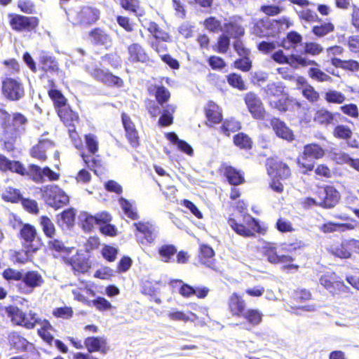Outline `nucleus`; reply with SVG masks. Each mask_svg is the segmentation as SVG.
<instances>
[{"label":"nucleus","mask_w":359,"mask_h":359,"mask_svg":"<svg viewBox=\"0 0 359 359\" xmlns=\"http://www.w3.org/2000/svg\"><path fill=\"white\" fill-rule=\"evenodd\" d=\"M284 245L286 248H283V250L287 253L279 254L276 243L266 242L262 247V255L272 264H281L282 269L286 271H297L300 266L295 263L293 252L296 253L297 251L302 250L306 245L302 241Z\"/></svg>","instance_id":"f257e3e1"},{"label":"nucleus","mask_w":359,"mask_h":359,"mask_svg":"<svg viewBox=\"0 0 359 359\" xmlns=\"http://www.w3.org/2000/svg\"><path fill=\"white\" fill-rule=\"evenodd\" d=\"M27 118L21 113L9 114L0 111V138L8 149H12L14 143L25 133Z\"/></svg>","instance_id":"f03ea898"},{"label":"nucleus","mask_w":359,"mask_h":359,"mask_svg":"<svg viewBox=\"0 0 359 359\" xmlns=\"http://www.w3.org/2000/svg\"><path fill=\"white\" fill-rule=\"evenodd\" d=\"M12 325L24 327L27 330L34 329L39 322L38 315L33 311L25 312L16 305L9 304L1 309Z\"/></svg>","instance_id":"7ed1b4c3"},{"label":"nucleus","mask_w":359,"mask_h":359,"mask_svg":"<svg viewBox=\"0 0 359 359\" xmlns=\"http://www.w3.org/2000/svg\"><path fill=\"white\" fill-rule=\"evenodd\" d=\"M284 89L280 83H269L264 88L269 104L280 111L288 110L289 104L292 102L284 94Z\"/></svg>","instance_id":"20e7f679"},{"label":"nucleus","mask_w":359,"mask_h":359,"mask_svg":"<svg viewBox=\"0 0 359 359\" xmlns=\"http://www.w3.org/2000/svg\"><path fill=\"white\" fill-rule=\"evenodd\" d=\"M83 344L88 353L76 352L73 355L74 359H99L91 353L98 352L105 355L109 350L107 341L104 337H88L85 338Z\"/></svg>","instance_id":"39448f33"},{"label":"nucleus","mask_w":359,"mask_h":359,"mask_svg":"<svg viewBox=\"0 0 359 359\" xmlns=\"http://www.w3.org/2000/svg\"><path fill=\"white\" fill-rule=\"evenodd\" d=\"M324 149L317 144H309L304 147L302 155L297 159V164L304 169V173L311 171L314 168V159L324 156Z\"/></svg>","instance_id":"423d86ee"},{"label":"nucleus","mask_w":359,"mask_h":359,"mask_svg":"<svg viewBox=\"0 0 359 359\" xmlns=\"http://www.w3.org/2000/svg\"><path fill=\"white\" fill-rule=\"evenodd\" d=\"M271 59L278 64H287L294 69L308 66H318L316 61L311 60L302 55L291 54L286 56L282 50H278L271 54Z\"/></svg>","instance_id":"0eeeda50"},{"label":"nucleus","mask_w":359,"mask_h":359,"mask_svg":"<svg viewBox=\"0 0 359 359\" xmlns=\"http://www.w3.org/2000/svg\"><path fill=\"white\" fill-rule=\"evenodd\" d=\"M46 203L57 209L69 202V196L59 187L48 185L41 189Z\"/></svg>","instance_id":"6e6552de"},{"label":"nucleus","mask_w":359,"mask_h":359,"mask_svg":"<svg viewBox=\"0 0 359 359\" xmlns=\"http://www.w3.org/2000/svg\"><path fill=\"white\" fill-rule=\"evenodd\" d=\"M62 262L69 266L76 276L85 274L91 268V261L89 257L79 251L76 252L72 257H62Z\"/></svg>","instance_id":"1a4fd4ad"},{"label":"nucleus","mask_w":359,"mask_h":359,"mask_svg":"<svg viewBox=\"0 0 359 359\" xmlns=\"http://www.w3.org/2000/svg\"><path fill=\"white\" fill-rule=\"evenodd\" d=\"M44 283L42 276L37 271H28L22 273L21 282L18 284V291L21 294H29L35 288L41 287Z\"/></svg>","instance_id":"9d476101"},{"label":"nucleus","mask_w":359,"mask_h":359,"mask_svg":"<svg viewBox=\"0 0 359 359\" xmlns=\"http://www.w3.org/2000/svg\"><path fill=\"white\" fill-rule=\"evenodd\" d=\"M320 284L333 296L346 292L348 287L334 272H327L319 279Z\"/></svg>","instance_id":"9b49d317"},{"label":"nucleus","mask_w":359,"mask_h":359,"mask_svg":"<svg viewBox=\"0 0 359 359\" xmlns=\"http://www.w3.org/2000/svg\"><path fill=\"white\" fill-rule=\"evenodd\" d=\"M278 32V22L268 18L255 20L252 27L253 34L259 37L274 36Z\"/></svg>","instance_id":"f8f14e48"},{"label":"nucleus","mask_w":359,"mask_h":359,"mask_svg":"<svg viewBox=\"0 0 359 359\" xmlns=\"http://www.w3.org/2000/svg\"><path fill=\"white\" fill-rule=\"evenodd\" d=\"M8 17L12 29L18 32L30 31L38 25V20L34 17H27L15 14H9Z\"/></svg>","instance_id":"ddd939ff"},{"label":"nucleus","mask_w":359,"mask_h":359,"mask_svg":"<svg viewBox=\"0 0 359 359\" xmlns=\"http://www.w3.org/2000/svg\"><path fill=\"white\" fill-rule=\"evenodd\" d=\"M245 102L252 117L256 119H264L266 111L260 98L253 93H248L245 96Z\"/></svg>","instance_id":"4468645a"},{"label":"nucleus","mask_w":359,"mask_h":359,"mask_svg":"<svg viewBox=\"0 0 359 359\" xmlns=\"http://www.w3.org/2000/svg\"><path fill=\"white\" fill-rule=\"evenodd\" d=\"M339 198V193L333 187L327 186L318 189V203L320 206L332 208Z\"/></svg>","instance_id":"2eb2a0df"},{"label":"nucleus","mask_w":359,"mask_h":359,"mask_svg":"<svg viewBox=\"0 0 359 359\" xmlns=\"http://www.w3.org/2000/svg\"><path fill=\"white\" fill-rule=\"evenodd\" d=\"M29 173L33 180L36 183H43L47 178L49 181H55L59 179V174L55 172L48 167L43 168L38 165L32 164L29 166Z\"/></svg>","instance_id":"dca6fc26"},{"label":"nucleus","mask_w":359,"mask_h":359,"mask_svg":"<svg viewBox=\"0 0 359 359\" xmlns=\"http://www.w3.org/2000/svg\"><path fill=\"white\" fill-rule=\"evenodd\" d=\"M3 94L11 100H18L24 95L22 84L13 79H6L3 81Z\"/></svg>","instance_id":"f3484780"},{"label":"nucleus","mask_w":359,"mask_h":359,"mask_svg":"<svg viewBox=\"0 0 359 359\" xmlns=\"http://www.w3.org/2000/svg\"><path fill=\"white\" fill-rule=\"evenodd\" d=\"M266 165L268 174L271 177L285 180L291 175L290 169L288 165L276 159H268Z\"/></svg>","instance_id":"a211bd4d"},{"label":"nucleus","mask_w":359,"mask_h":359,"mask_svg":"<svg viewBox=\"0 0 359 359\" xmlns=\"http://www.w3.org/2000/svg\"><path fill=\"white\" fill-rule=\"evenodd\" d=\"M354 248L359 249V241L349 239L342 241L339 245L331 247L329 251L335 257L347 259L351 257Z\"/></svg>","instance_id":"6ab92c4d"},{"label":"nucleus","mask_w":359,"mask_h":359,"mask_svg":"<svg viewBox=\"0 0 359 359\" xmlns=\"http://www.w3.org/2000/svg\"><path fill=\"white\" fill-rule=\"evenodd\" d=\"M228 310L233 316L241 318L246 310L245 301L240 294L233 292L228 300Z\"/></svg>","instance_id":"aec40b11"},{"label":"nucleus","mask_w":359,"mask_h":359,"mask_svg":"<svg viewBox=\"0 0 359 359\" xmlns=\"http://www.w3.org/2000/svg\"><path fill=\"white\" fill-rule=\"evenodd\" d=\"M270 123L277 137L289 142L294 140V135L292 130L279 118H273Z\"/></svg>","instance_id":"412c9836"},{"label":"nucleus","mask_w":359,"mask_h":359,"mask_svg":"<svg viewBox=\"0 0 359 359\" xmlns=\"http://www.w3.org/2000/svg\"><path fill=\"white\" fill-rule=\"evenodd\" d=\"M54 147L52 141L48 139H41L39 143L32 149L31 155L33 158L43 161L46 159V153L52 151Z\"/></svg>","instance_id":"4be33fe9"},{"label":"nucleus","mask_w":359,"mask_h":359,"mask_svg":"<svg viewBox=\"0 0 359 359\" xmlns=\"http://www.w3.org/2000/svg\"><path fill=\"white\" fill-rule=\"evenodd\" d=\"M128 57L130 62L144 63L149 60V56L144 48L139 43H134L128 47Z\"/></svg>","instance_id":"5701e85b"},{"label":"nucleus","mask_w":359,"mask_h":359,"mask_svg":"<svg viewBox=\"0 0 359 359\" xmlns=\"http://www.w3.org/2000/svg\"><path fill=\"white\" fill-rule=\"evenodd\" d=\"M222 32L233 38H239L244 35L245 29L238 20L231 18L223 23Z\"/></svg>","instance_id":"b1692460"},{"label":"nucleus","mask_w":359,"mask_h":359,"mask_svg":"<svg viewBox=\"0 0 359 359\" xmlns=\"http://www.w3.org/2000/svg\"><path fill=\"white\" fill-rule=\"evenodd\" d=\"M79 219L81 222H84L86 224H110L111 216L107 212H102L97 213L95 216L90 215L87 212H81L79 215Z\"/></svg>","instance_id":"393cba45"},{"label":"nucleus","mask_w":359,"mask_h":359,"mask_svg":"<svg viewBox=\"0 0 359 359\" xmlns=\"http://www.w3.org/2000/svg\"><path fill=\"white\" fill-rule=\"evenodd\" d=\"M234 231L243 237H253L257 234H265L267 231L266 226H231Z\"/></svg>","instance_id":"a878e982"},{"label":"nucleus","mask_w":359,"mask_h":359,"mask_svg":"<svg viewBox=\"0 0 359 359\" xmlns=\"http://www.w3.org/2000/svg\"><path fill=\"white\" fill-rule=\"evenodd\" d=\"M37 325L40 327L37 330L38 335L48 344L51 345L54 341V337L51 332L55 331L53 326L47 319H39Z\"/></svg>","instance_id":"bb28decb"},{"label":"nucleus","mask_w":359,"mask_h":359,"mask_svg":"<svg viewBox=\"0 0 359 359\" xmlns=\"http://www.w3.org/2000/svg\"><path fill=\"white\" fill-rule=\"evenodd\" d=\"M23 250L15 251L13 257L15 261L20 264H25L31 260V258L38 250L36 245H22Z\"/></svg>","instance_id":"cd10ccee"},{"label":"nucleus","mask_w":359,"mask_h":359,"mask_svg":"<svg viewBox=\"0 0 359 359\" xmlns=\"http://www.w3.org/2000/svg\"><path fill=\"white\" fill-rule=\"evenodd\" d=\"M135 236L138 241L142 244L151 243L155 239V235L149 226H135Z\"/></svg>","instance_id":"c85d7f7f"},{"label":"nucleus","mask_w":359,"mask_h":359,"mask_svg":"<svg viewBox=\"0 0 359 359\" xmlns=\"http://www.w3.org/2000/svg\"><path fill=\"white\" fill-rule=\"evenodd\" d=\"M167 139L177 146V149L189 156L194 155V150L187 142L180 140L175 133H166Z\"/></svg>","instance_id":"c756f323"},{"label":"nucleus","mask_w":359,"mask_h":359,"mask_svg":"<svg viewBox=\"0 0 359 359\" xmlns=\"http://www.w3.org/2000/svg\"><path fill=\"white\" fill-rule=\"evenodd\" d=\"M214 250L207 244H201L199 247L198 259L204 265L210 266L215 257Z\"/></svg>","instance_id":"7c9ffc66"},{"label":"nucleus","mask_w":359,"mask_h":359,"mask_svg":"<svg viewBox=\"0 0 359 359\" xmlns=\"http://www.w3.org/2000/svg\"><path fill=\"white\" fill-rule=\"evenodd\" d=\"M118 203L125 215L133 220L138 219L139 217L134 202L121 197L118 200Z\"/></svg>","instance_id":"2f4dec72"},{"label":"nucleus","mask_w":359,"mask_h":359,"mask_svg":"<svg viewBox=\"0 0 359 359\" xmlns=\"http://www.w3.org/2000/svg\"><path fill=\"white\" fill-rule=\"evenodd\" d=\"M205 114L208 120L212 123L221 121L222 115L219 107L213 102H210L205 108Z\"/></svg>","instance_id":"473e14b6"},{"label":"nucleus","mask_w":359,"mask_h":359,"mask_svg":"<svg viewBox=\"0 0 359 359\" xmlns=\"http://www.w3.org/2000/svg\"><path fill=\"white\" fill-rule=\"evenodd\" d=\"M98 10L92 7H84L79 13V18L83 23L90 24L95 22L99 18Z\"/></svg>","instance_id":"72a5a7b5"},{"label":"nucleus","mask_w":359,"mask_h":359,"mask_svg":"<svg viewBox=\"0 0 359 359\" xmlns=\"http://www.w3.org/2000/svg\"><path fill=\"white\" fill-rule=\"evenodd\" d=\"M36 235L34 226H22L20 232V238L22 240V245H35L33 242Z\"/></svg>","instance_id":"f704fd0d"},{"label":"nucleus","mask_w":359,"mask_h":359,"mask_svg":"<svg viewBox=\"0 0 359 359\" xmlns=\"http://www.w3.org/2000/svg\"><path fill=\"white\" fill-rule=\"evenodd\" d=\"M57 114L64 123L69 128L73 127L74 123L78 121L77 114L67 107L59 109Z\"/></svg>","instance_id":"c9c22d12"},{"label":"nucleus","mask_w":359,"mask_h":359,"mask_svg":"<svg viewBox=\"0 0 359 359\" xmlns=\"http://www.w3.org/2000/svg\"><path fill=\"white\" fill-rule=\"evenodd\" d=\"M302 41V36L296 32H289L286 37L282 41L280 46L286 50L294 48L296 46Z\"/></svg>","instance_id":"e433bc0d"},{"label":"nucleus","mask_w":359,"mask_h":359,"mask_svg":"<svg viewBox=\"0 0 359 359\" xmlns=\"http://www.w3.org/2000/svg\"><path fill=\"white\" fill-rule=\"evenodd\" d=\"M11 345L20 351H25L29 344L28 341L16 332H11L8 337Z\"/></svg>","instance_id":"4c0bfd02"},{"label":"nucleus","mask_w":359,"mask_h":359,"mask_svg":"<svg viewBox=\"0 0 359 359\" xmlns=\"http://www.w3.org/2000/svg\"><path fill=\"white\" fill-rule=\"evenodd\" d=\"M241 318H244L248 323L255 326L262 322L263 314L258 309H250L248 311L245 310L243 316H242Z\"/></svg>","instance_id":"58836bf2"},{"label":"nucleus","mask_w":359,"mask_h":359,"mask_svg":"<svg viewBox=\"0 0 359 359\" xmlns=\"http://www.w3.org/2000/svg\"><path fill=\"white\" fill-rule=\"evenodd\" d=\"M121 4L123 8L134 13L138 17L144 14V11L140 6L138 0H121Z\"/></svg>","instance_id":"ea45409f"},{"label":"nucleus","mask_w":359,"mask_h":359,"mask_svg":"<svg viewBox=\"0 0 359 359\" xmlns=\"http://www.w3.org/2000/svg\"><path fill=\"white\" fill-rule=\"evenodd\" d=\"M190 316L185 314L183 311H172L168 314V318L175 321H184V322H194L195 320H197L198 318L196 314L193 312H189Z\"/></svg>","instance_id":"a19ab883"},{"label":"nucleus","mask_w":359,"mask_h":359,"mask_svg":"<svg viewBox=\"0 0 359 359\" xmlns=\"http://www.w3.org/2000/svg\"><path fill=\"white\" fill-rule=\"evenodd\" d=\"M177 253V248L175 245L167 244L162 245L158 249V254L164 262H170L172 257Z\"/></svg>","instance_id":"79ce46f5"},{"label":"nucleus","mask_w":359,"mask_h":359,"mask_svg":"<svg viewBox=\"0 0 359 359\" xmlns=\"http://www.w3.org/2000/svg\"><path fill=\"white\" fill-rule=\"evenodd\" d=\"M333 66L351 72H358L359 70V62L353 60H334Z\"/></svg>","instance_id":"37998d69"},{"label":"nucleus","mask_w":359,"mask_h":359,"mask_svg":"<svg viewBox=\"0 0 359 359\" xmlns=\"http://www.w3.org/2000/svg\"><path fill=\"white\" fill-rule=\"evenodd\" d=\"M88 306H93L99 311L103 312L112 309L114 306L111 304L104 297H97L88 302Z\"/></svg>","instance_id":"c03bdc74"},{"label":"nucleus","mask_w":359,"mask_h":359,"mask_svg":"<svg viewBox=\"0 0 359 359\" xmlns=\"http://www.w3.org/2000/svg\"><path fill=\"white\" fill-rule=\"evenodd\" d=\"M334 119V115L325 109L318 110L314 116V121L321 125H328Z\"/></svg>","instance_id":"a18cd8bd"},{"label":"nucleus","mask_w":359,"mask_h":359,"mask_svg":"<svg viewBox=\"0 0 359 359\" xmlns=\"http://www.w3.org/2000/svg\"><path fill=\"white\" fill-rule=\"evenodd\" d=\"M225 175L231 184L238 185L243 182V175L231 166L225 168Z\"/></svg>","instance_id":"49530a36"},{"label":"nucleus","mask_w":359,"mask_h":359,"mask_svg":"<svg viewBox=\"0 0 359 359\" xmlns=\"http://www.w3.org/2000/svg\"><path fill=\"white\" fill-rule=\"evenodd\" d=\"M48 247L51 250L62 255V257H68L74 250V248L66 247L62 242L56 239L50 241Z\"/></svg>","instance_id":"de8ad7c7"},{"label":"nucleus","mask_w":359,"mask_h":359,"mask_svg":"<svg viewBox=\"0 0 359 359\" xmlns=\"http://www.w3.org/2000/svg\"><path fill=\"white\" fill-rule=\"evenodd\" d=\"M175 111V107L173 105H168L163 109V114L158 120V123L161 126H168L172 123V114Z\"/></svg>","instance_id":"09e8293b"},{"label":"nucleus","mask_w":359,"mask_h":359,"mask_svg":"<svg viewBox=\"0 0 359 359\" xmlns=\"http://www.w3.org/2000/svg\"><path fill=\"white\" fill-rule=\"evenodd\" d=\"M241 128V123L236 119L231 118L226 119L221 128L222 132L229 136L231 133L238 130Z\"/></svg>","instance_id":"8fccbe9b"},{"label":"nucleus","mask_w":359,"mask_h":359,"mask_svg":"<svg viewBox=\"0 0 359 359\" xmlns=\"http://www.w3.org/2000/svg\"><path fill=\"white\" fill-rule=\"evenodd\" d=\"M91 41L95 43L107 44L109 41V36L100 29H95L90 33Z\"/></svg>","instance_id":"3c124183"},{"label":"nucleus","mask_w":359,"mask_h":359,"mask_svg":"<svg viewBox=\"0 0 359 359\" xmlns=\"http://www.w3.org/2000/svg\"><path fill=\"white\" fill-rule=\"evenodd\" d=\"M205 28L210 32H222L223 24L215 17H209L203 22Z\"/></svg>","instance_id":"603ef678"},{"label":"nucleus","mask_w":359,"mask_h":359,"mask_svg":"<svg viewBox=\"0 0 359 359\" xmlns=\"http://www.w3.org/2000/svg\"><path fill=\"white\" fill-rule=\"evenodd\" d=\"M325 99L327 102L334 103V104H341L345 100V95L337 90H330L325 94Z\"/></svg>","instance_id":"864d4df0"},{"label":"nucleus","mask_w":359,"mask_h":359,"mask_svg":"<svg viewBox=\"0 0 359 359\" xmlns=\"http://www.w3.org/2000/svg\"><path fill=\"white\" fill-rule=\"evenodd\" d=\"M309 76L313 80L320 82L332 81V78L318 67H311L308 71Z\"/></svg>","instance_id":"5fc2aeb1"},{"label":"nucleus","mask_w":359,"mask_h":359,"mask_svg":"<svg viewBox=\"0 0 359 359\" xmlns=\"http://www.w3.org/2000/svg\"><path fill=\"white\" fill-rule=\"evenodd\" d=\"M2 198L6 201L16 203L21 199V194L18 189L9 187L3 192Z\"/></svg>","instance_id":"6e6d98bb"},{"label":"nucleus","mask_w":359,"mask_h":359,"mask_svg":"<svg viewBox=\"0 0 359 359\" xmlns=\"http://www.w3.org/2000/svg\"><path fill=\"white\" fill-rule=\"evenodd\" d=\"M334 26L331 22H326L312 28L313 33L319 37H323L334 31Z\"/></svg>","instance_id":"4d7b16f0"},{"label":"nucleus","mask_w":359,"mask_h":359,"mask_svg":"<svg viewBox=\"0 0 359 359\" xmlns=\"http://www.w3.org/2000/svg\"><path fill=\"white\" fill-rule=\"evenodd\" d=\"M56 318L69 319L73 316L74 311L70 306L57 307L52 312Z\"/></svg>","instance_id":"13d9d810"},{"label":"nucleus","mask_w":359,"mask_h":359,"mask_svg":"<svg viewBox=\"0 0 359 359\" xmlns=\"http://www.w3.org/2000/svg\"><path fill=\"white\" fill-rule=\"evenodd\" d=\"M233 142L241 149H250L252 147V141L250 138L244 133H238L234 136Z\"/></svg>","instance_id":"bf43d9fd"},{"label":"nucleus","mask_w":359,"mask_h":359,"mask_svg":"<svg viewBox=\"0 0 359 359\" xmlns=\"http://www.w3.org/2000/svg\"><path fill=\"white\" fill-rule=\"evenodd\" d=\"M2 276L8 281H19L22 278V273L13 268H7L3 271Z\"/></svg>","instance_id":"052dcab7"},{"label":"nucleus","mask_w":359,"mask_h":359,"mask_svg":"<svg viewBox=\"0 0 359 359\" xmlns=\"http://www.w3.org/2000/svg\"><path fill=\"white\" fill-rule=\"evenodd\" d=\"M227 81L230 86L240 90H245L243 80L239 74L233 73L227 76Z\"/></svg>","instance_id":"680f3d73"},{"label":"nucleus","mask_w":359,"mask_h":359,"mask_svg":"<svg viewBox=\"0 0 359 359\" xmlns=\"http://www.w3.org/2000/svg\"><path fill=\"white\" fill-rule=\"evenodd\" d=\"M101 253L104 259L107 262H112L116 259L118 250L113 246L105 245L102 248Z\"/></svg>","instance_id":"e2e57ef3"},{"label":"nucleus","mask_w":359,"mask_h":359,"mask_svg":"<svg viewBox=\"0 0 359 359\" xmlns=\"http://www.w3.org/2000/svg\"><path fill=\"white\" fill-rule=\"evenodd\" d=\"M48 94L56 107H59V109L65 107L66 99L59 90L51 89L49 90Z\"/></svg>","instance_id":"0e129e2a"},{"label":"nucleus","mask_w":359,"mask_h":359,"mask_svg":"<svg viewBox=\"0 0 359 359\" xmlns=\"http://www.w3.org/2000/svg\"><path fill=\"white\" fill-rule=\"evenodd\" d=\"M42 69L45 72H55L58 69L57 62L49 56H43L41 59Z\"/></svg>","instance_id":"69168bd1"},{"label":"nucleus","mask_w":359,"mask_h":359,"mask_svg":"<svg viewBox=\"0 0 359 359\" xmlns=\"http://www.w3.org/2000/svg\"><path fill=\"white\" fill-rule=\"evenodd\" d=\"M85 141L90 153L94 154L98 151V140L95 135H86L85 136Z\"/></svg>","instance_id":"338daca9"},{"label":"nucleus","mask_w":359,"mask_h":359,"mask_svg":"<svg viewBox=\"0 0 359 359\" xmlns=\"http://www.w3.org/2000/svg\"><path fill=\"white\" fill-rule=\"evenodd\" d=\"M334 135L340 139L347 140L351 137L352 131L346 126L339 125L334 128Z\"/></svg>","instance_id":"774afa93"}]
</instances>
